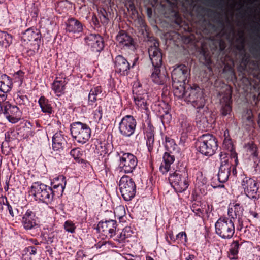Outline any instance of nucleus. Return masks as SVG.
Returning <instances> with one entry per match:
<instances>
[{
  "label": "nucleus",
  "instance_id": "obj_1",
  "mask_svg": "<svg viewBox=\"0 0 260 260\" xmlns=\"http://www.w3.org/2000/svg\"><path fill=\"white\" fill-rule=\"evenodd\" d=\"M29 193L34 196L35 200L47 204L51 203L53 200L52 188L40 182L32 183Z\"/></svg>",
  "mask_w": 260,
  "mask_h": 260
},
{
  "label": "nucleus",
  "instance_id": "obj_2",
  "mask_svg": "<svg viewBox=\"0 0 260 260\" xmlns=\"http://www.w3.org/2000/svg\"><path fill=\"white\" fill-rule=\"evenodd\" d=\"M184 101L190 103L196 109L202 110L205 108V99L204 93L198 86L194 85L186 89Z\"/></svg>",
  "mask_w": 260,
  "mask_h": 260
},
{
  "label": "nucleus",
  "instance_id": "obj_3",
  "mask_svg": "<svg viewBox=\"0 0 260 260\" xmlns=\"http://www.w3.org/2000/svg\"><path fill=\"white\" fill-rule=\"evenodd\" d=\"M199 152L206 156H212L217 149V141L215 137L209 134L203 135L199 141Z\"/></svg>",
  "mask_w": 260,
  "mask_h": 260
},
{
  "label": "nucleus",
  "instance_id": "obj_4",
  "mask_svg": "<svg viewBox=\"0 0 260 260\" xmlns=\"http://www.w3.org/2000/svg\"><path fill=\"white\" fill-rule=\"evenodd\" d=\"M216 233L221 238L231 239L235 233L233 221L228 218H220L215 224Z\"/></svg>",
  "mask_w": 260,
  "mask_h": 260
},
{
  "label": "nucleus",
  "instance_id": "obj_5",
  "mask_svg": "<svg viewBox=\"0 0 260 260\" xmlns=\"http://www.w3.org/2000/svg\"><path fill=\"white\" fill-rule=\"evenodd\" d=\"M71 133L78 143L84 144L90 137L91 130L86 124L77 122L71 125Z\"/></svg>",
  "mask_w": 260,
  "mask_h": 260
},
{
  "label": "nucleus",
  "instance_id": "obj_6",
  "mask_svg": "<svg viewBox=\"0 0 260 260\" xmlns=\"http://www.w3.org/2000/svg\"><path fill=\"white\" fill-rule=\"evenodd\" d=\"M169 180L176 192H182L188 187L187 174L185 170H176L173 173L170 174Z\"/></svg>",
  "mask_w": 260,
  "mask_h": 260
},
{
  "label": "nucleus",
  "instance_id": "obj_7",
  "mask_svg": "<svg viewBox=\"0 0 260 260\" xmlns=\"http://www.w3.org/2000/svg\"><path fill=\"white\" fill-rule=\"evenodd\" d=\"M119 190L125 201H131L135 196L136 186L134 180L128 176H123L119 181Z\"/></svg>",
  "mask_w": 260,
  "mask_h": 260
},
{
  "label": "nucleus",
  "instance_id": "obj_8",
  "mask_svg": "<svg viewBox=\"0 0 260 260\" xmlns=\"http://www.w3.org/2000/svg\"><path fill=\"white\" fill-rule=\"evenodd\" d=\"M241 187L244 193L249 199L254 200L258 199L259 184L254 178L246 176H243L241 181Z\"/></svg>",
  "mask_w": 260,
  "mask_h": 260
},
{
  "label": "nucleus",
  "instance_id": "obj_9",
  "mask_svg": "<svg viewBox=\"0 0 260 260\" xmlns=\"http://www.w3.org/2000/svg\"><path fill=\"white\" fill-rule=\"evenodd\" d=\"M220 157L221 163L218 173V179L220 182L224 183L229 179L232 164L229 162L226 153L221 152Z\"/></svg>",
  "mask_w": 260,
  "mask_h": 260
},
{
  "label": "nucleus",
  "instance_id": "obj_10",
  "mask_svg": "<svg viewBox=\"0 0 260 260\" xmlns=\"http://www.w3.org/2000/svg\"><path fill=\"white\" fill-rule=\"evenodd\" d=\"M136 124V120L133 116H125L119 124V130L120 134L124 137H130L134 133Z\"/></svg>",
  "mask_w": 260,
  "mask_h": 260
},
{
  "label": "nucleus",
  "instance_id": "obj_11",
  "mask_svg": "<svg viewBox=\"0 0 260 260\" xmlns=\"http://www.w3.org/2000/svg\"><path fill=\"white\" fill-rule=\"evenodd\" d=\"M135 156L130 153H124L120 157L119 166L125 173H132L137 166Z\"/></svg>",
  "mask_w": 260,
  "mask_h": 260
},
{
  "label": "nucleus",
  "instance_id": "obj_12",
  "mask_svg": "<svg viewBox=\"0 0 260 260\" xmlns=\"http://www.w3.org/2000/svg\"><path fill=\"white\" fill-rule=\"evenodd\" d=\"M210 114L208 111V108L205 106L202 110L197 109L196 121L197 126L202 131H206L211 127L212 119H211Z\"/></svg>",
  "mask_w": 260,
  "mask_h": 260
},
{
  "label": "nucleus",
  "instance_id": "obj_13",
  "mask_svg": "<svg viewBox=\"0 0 260 260\" xmlns=\"http://www.w3.org/2000/svg\"><path fill=\"white\" fill-rule=\"evenodd\" d=\"M117 228L116 221L115 220L100 221L97 226L99 233L107 237L111 238L115 235Z\"/></svg>",
  "mask_w": 260,
  "mask_h": 260
},
{
  "label": "nucleus",
  "instance_id": "obj_14",
  "mask_svg": "<svg viewBox=\"0 0 260 260\" xmlns=\"http://www.w3.org/2000/svg\"><path fill=\"white\" fill-rule=\"evenodd\" d=\"M158 46V43L154 40L148 48L149 58L154 68L161 67L162 65V54Z\"/></svg>",
  "mask_w": 260,
  "mask_h": 260
},
{
  "label": "nucleus",
  "instance_id": "obj_15",
  "mask_svg": "<svg viewBox=\"0 0 260 260\" xmlns=\"http://www.w3.org/2000/svg\"><path fill=\"white\" fill-rule=\"evenodd\" d=\"M117 45L121 48L134 50L135 48L132 37L124 30H120L116 36Z\"/></svg>",
  "mask_w": 260,
  "mask_h": 260
},
{
  "label": "nucleus",
  "instance_id": "obj_16",
  "mask_svg": "<svg viewBox=\"0 0 260 260\" xmlns=\"http://www.w3.org/2000/svg\"><path fill=\"white\" fill-rule=\"evenodd\" d=\"M189 75L188 68L183 64L175 67L172 72V79L174 83H185Z\"/></svg>",
  "mask_w": 260,
  "mask_h": 260
},
{
  "label": "nucleus",
  "instance_id": "obj_17",
  "mask_svg": "<svg viewBox=\"0 0 260 260\" xmlns=\"http://www.w3.org/2000/svg\"><path fill=\"white\" fill-rule=\"evenodd\" d=\"M3 107L2 113L5 115L7 119L11 123L17 122L21 113L18 107L8 103H4Z\"/></svg>",
  "mask_w": 260,
  "mask_h": 260
},
{
  "label": "nucleus",
  "instance_id": "obj_18",
  "mask_svg": "<svg viewBox=\"0 0 260 260\" xmlns=\"http://www.w3.org/2000/svg\"><path fill=\"white\" fill-rule=\"evenodd\" d=\"M85 41L94 51L100 52L104 48L103 38L98 34H90L85 38Z\"/></svg>",
  "mask_w": 260,
  "mask_h": 260
},
{
  "label": "nucleus",
  "instance_id": "obj_19",
  "mask_svg": "<svg viewBox=\"0 0 260 260\" xmlns=\"http://www.w3.org/2000/svg\"><path fill=\"white\" fill-rule=\"evenodd\" d=\"M161 67H155L152 72L151 78L152 81L157 84L162 85L166 83L169 78L165 70H161Z\"/></svg>",
  "mask_w": 260,
  "mask_h": 260
},
{
  "label": "nucleus",
  "instance_id": "obj_20",
  "mask_svg": "<svg viewBox=\"0 0 260 260\" xmlns=\"http://www.w3.org/2000/svg\"><path fill=\"white\" fill-rule=\"evenodd\" d=\"M115 67L116 71L122 75H127L130 69V64L127 60L121 55L115 58Z\"/></svg>",
  "mask_w": 260,
  "mask_h": 260
},
{
  "label": "nucleus",
  "instance_id": "obj_21",
  "mask_svg": "<svg viewBox=\"0 0 260 260\" xmlns=\"http://www.w3.org/2000/svg\"><path fill=\"white\" fill-rule=\"evenodd\" d=\"M13 84L10 78L6 74H3L0 76V92L2 94H0L2 100L6 99V93L9 92L12 87Z\"/></svg>",
  "mask_w": 260,
  "mask_h": 260
},
{
  "label": "nucleus",
  "instance_id": "obj_22",
  "mask_svg": "<svg viewBox=\"0 0 260 260\" xmlns=\"http://www.w3.org/2000/svg\"><path fill=\"white\" fill-rule=\"evenodd\" d=\"M134 95V100L135 104L139 109L147 110L148 109L146 102V94H141L139 92V90L136 87H134L133 89Z\"/></svg>",
  "mask_w": 260,
  "mask_h": 260
},
{
  "label": "nucleus",
  "instance_id": "obj_23",
  "mask_svg": "<svg viewBox=\"0 0 260 260\" xmlns=\"http://www.w3.org/2000/svg\"><path fill=\"white\" fill-rule=\"evenodd\" d=\"M66 140L61 132L56 133L52 137V148L54 151H60L66 144Z\"/></svg>",
  "mask_w": 260,
  "mask_h": 260
},
{
  "label": "nucleus",
  "instance_id": "obj_24",
  "mask_svg": "<svg viewBox=\"0 0 260 260\" xmlns=\"http://www.w3.org/2000/svg\"><path fill=\"white\" fill-rule=\"evenodd\" d=\"M231 91L228 90L220 100V104L221 105V112L223 116H226L231 111Z\"/></svg>",
  "mask_w": 260,
  "mask_h": 260
},
{
  "label": "nucleus",
  "instance_id": "obj_25",
  "mask_svg": "<svg viewBox=\"0 0 260 260\" xmlns=\"http://www.w3.org/2000/svg\"><path fill=\"white\" fill-rule=\"evenodd\" d=\"M66 24V29L69 32L79 33L82 31L83 26L81 23L74 18L69 19Z\"/></svg>",
  "mask_w": 260,
  "mask_h": 260
},
{
  "label": "nucleus",
  "instance_id": "obj_26",
  "mask_svg": "<svg viewBox=\"0 0 260 260\" xmlns=\"http://www.w3.org/2000/svg\"><path fill=\"white\" fill-rule=\"evenodd\" d=\"M40 37L39 32L36 29L30 28L22 33L21 39L25 43H27L31 41H36Z\"/></svg>",
  "mask_w": 260,
  "mask_h": 260
},
{
  "label": "nucleus",
  "instance_id": "obj_27",
  "mask_svg": "<svg viewBox=\"0 0 260 260\" xmlns=\"http://www.w3.org/2000/svg\"><path fill=\"white\" fill-rule=\"evenodd\" d=\"M175 160L174 156L170 153L165 152L163 156V162L160 166V170L162 173L168 172L170 168L171 165Z\"/></svg>",
  "mask_w": 260,
  "mask_h": 260
},
{
  "label": "nucleus",
  "instance_id": "obj_28",
  "mask_svg": "<svg viewBox=\"0 0 260 260\" xmlns=\"http://www.w3.org/2000/svg\"><path fill=\"white\" fill-rule=\"evenodd\" d=\"M244 209L239 203H233L230 205L228 210V215L232 219L236 218L242 215Z\"/></svg>",
  "mask_w": 260,
  "mask_h": 260
},
{
  "label": "nucleus",
  "instance_id": "obj_29",
  "mask_svg": "<svg viewBox=\"0 0 260 260\" xmlns=\"http://www.w3.org/2000/svg\"><path fill=\"white\" fill-rule=\"evenodd\" d=\"M66 84L65 80H58V78H56L53 82L52 89L57 96H60L63 94Z\"/></svg>",
  "mask_w": 260,
  "mask_h": 260
},
{
  "label": "nucleus",
  "instance_id": "obj_30",
  "mask_svg": "<svg viewBox=\"0 0 260 260\" xmlns=\"http://www.w3.org/2000/svg\"><path fill=\"white\" fill-rule=\"evenodd\" d=\"M185 83H174L173 82V86L174 88V95L179 99H184L186 95V90L184 86Z\"/></svg>",
  "mask_w": 260,
  "mask_h": 260
},
{
  "label": "nucleus",
  "instance_id": "obj_31",
  "mask_svg": "<svg viewBox=\"0 0 260 260\" xmlns=\"http://www.w3.org/2000/svg\"><path fill=\"white\" fill-rule=\"evenodd\" d=\"M39 104L43 113H51L52 108L48 99L45 96H41L39 101Z\"/></svg>",
  "mask_w": 260,
  "mask_h": 260
},
{
  "label": "nucleus",
  "instance_id": "obj_32",
  "mask_svg": "<svg viewBox=\"0 0 260 260\" xmlns=\"http://www.w3.org/2000/svg\"><path fill=\"white\" fill-rule=\"evenodd\" d=\"M241 245L238 241H234L232 243L228 252V257L230 259H235L237 258L238 249Z\"/></svg>",
  "mask_w": 260,
  "mask_h": 260
},
{
  "label": "nucleus",
  "instance_id": "obj_33",
  "mask_svg": "<svg viewBox=\"0 0 260 260\" xmlns=\"http://www.w3.org/2000/svg\"><path fill=\"white\" fill-rule=\"evenodd\" d=\"M56 180L58 181H61V183L56 184L55 182H53V188L57 189L58 194L62 195L66 185V177L63 175H60Z\"/></svg>",
  "mask_w": 260,
  "mask_h": 260
},
{
  "label": "nucleus",
  "instance_id": "obj_34",
  "mask_svg": "<svg viewBox=\"0 0 260 260\" xmlns=\"http://www.w3.org/2000/svg\"><path fill=\"white\" fill-rule=\"evenodd\" d=\"M12 36L5 31H0V46L7 47L12 42Z\"/></svg>",
  "mask_w": 260,
  "mask_h": 260
},
{
  "label": "nucleus",
  "instance_id": "obj_35",
  "mask_svg": "<svg viewBox=\"0 0 260 260\" xmlns=\"http://www.w3.org/2000/svg\"><path fill=\"white\" fill-rule=\"evenodd\" d=\"M133 232L129 226H126L120 234L117 236L116 240L119 243L123 242L125 239L131 237Z\"/></svg>",
  "mask_w": 260,
  "mask_h": 260
},
{
  "label": "nucleus",
  "instance_id": "obj_36",
  "mask_svg": "<svg viewBox=\"0 0 260 260\" xmlns=\"http://www.w3.org/2000/svg\"><path fill=\"white\" fill-rule=\"evenodd\" d=\"M245 151L247 152V154L253 157H257L258 156L257 148L255 144L253 142H249L245 145Z\"/></svg>",
  "mask_w": 260,
  "mask_h": 260
},
{
  "label": "nucleus",
  "instance_id": "obj_37",
  "mask_svg": "<svg viewBox=\"0 0 260 260\" xmlns=\"http://www.w3.org/2000/svg\"><path fill=\"white\" fill-rule=\"evenodd\" d=\"M70 153L71 156H72L77 161L80 162L83 160L82 158L83 151L80 148H74L71 150Z\"/></svg>",
  "mask_w": 260,
  "mask_h": 260
},
{
  "label": "nucleus",
  "instance_id": "obj_38",
  "mask_svg": "<svg viewBox=\"0 0 260 260\" xmlns=\"http://www.w3.org/2000/svg\"><path fill=\"white\" fill-rule=\"evenodd\" d=\"M176 146L177 145L173 139L167 136L165 137V147L167 151L171 152L175 150Z\"/></svg>",
  "mask_w": 260,
  "mask_h": 260
},
{
  "label": "nucleus",
  "instance_id": "obj_39",
  "mask_svg": "<svg viewBox=\"0 0 260 260\" xmlns=\"http://www.w3.org/2000/svg\"><path fill=\"white\" fill-rule=\"evenodd\" d=\"M146 145L147 146L148 150L151 151L153 147V144L154 141V135L152 132H146Z\"/></svg>",
  "mask_w": 260,
  "mask_h": 260
},
{
  "label": "nucleus",
  "instance_id": "obj_40",
  "mask_svg": "<svg viewBox=\"0 0 260 260\" xmlns=\"http://www.w3.org/2000/svg\"><path fill=\"white\" fill-rule=\"evenodd\" d=\"M22 223L24 228L27 230L31 229L37 225L36 221L34 220V218H23Z\"/></svg>",
  "mask_w": 260,
  "mask_h": 260
},
{
  "label": "nucleus",
  "instance_id": "obj_41",
  "mask_svg": "<svg viewBox=\"0 0 260 260\" xmlns=\"http://www.w3.org/2000/svg\"><path fill=\"white\" fill-rule=\"evenodd\" d=\"M114 213L115 216L120 219L125 215L124 207L121 205L117 206L114 210Z\"/></svg>",
  "mask_w": 260,
  "mask_h": 260
},
{
  "label": "nucleus",
  "instance_id": "obj_42",
  "mask_svg": "<svg viewBox=\"0 0 260 260\" xmlns=\"http://www.w3.org/2000/svg\"><path fill=\"white\" fill-rule=\"evenodd\" d=\"M181 127L183 133H187L190 132L192 126L191 122L188 120H184L181 123Z\"/></svg>",
  "mask_w": 260,
  "mask_h": 260
},
{
  "label": "nucleus",
  "instance_id": "obj_43",
  "mask_svg": "<svg viewBox=\"0 0 260 260\" xmlns=\"http://www.w3.org/2000/svg\"><path fill=\"white\" fill-rule=\"evenodd\" d=\"M0 203H3V204L7 203V208L9 210L10 214L12 217H14L15 215V211H17L18 210L17 209H15L14 210H13L12 206L8 203L7 198L5 197H1L0 198Z\"/></svg>",
  "mask_w": 260,
  "mask_h": 260
},
{
  "label": "nucleus",
  "instance_id": "obj_44",
  "mask_svg": "<svg viewBox=\"0 0 260 260\" xmlns=\"http://www.w3.org/2000/svg\"><path fill=\"white\" fill-rule=\"evenodd\" d=\"M223 147L228 150L229 151L231 152V153L233 152V151L234 150L233 149V145L231 139L230 138H225L223 141Z\"/></svg>",
  "mask_w": 260,
  "mask_h": 260
},
{
  "label": "nucleus",
  "instance_id": "obj_45",
  "mask_svg": "<svg viewBox=\"0 0 260 260\" xmlns=\"http://www.w3.org/2000/svg\"><path fill=\"white\" fill-rule=\"evenodd\" d=\"M43 238L47 241V243H52L55 239V234L54 232L50 233H44L42 234Z\"/></svg>",
  "mask_w": 260,
  "mask_h": 260
},
{
  "label": "nucleus",
  "instance_id": "obj_46",
  "mask_svg": "<svg viewBox=\"0 0 260 260\" xmlns=\"http://www.w3.org/2000/svg\"><path fill=\"white\" fill-rule=\"evenodd\" d=\"M64 228L66 231L71 233H73L75 232V226L71 221H66L64 224Z\"/></svg>",
  "mask_w": 260,
  "mask_h": 260
},
{
  "label": "nucleus",
  "instance_id": "obj_47",
  "mask_svg": "<svg viewBox=\"0 0 260 260\" xmlns=\"http://www.w3.org/2000/svg\"><path fill=\"white\" fill-rule=\"evenodd\" d=\"M106 12L105 10L101 11L100 12V20L101 22L104 25H106L108 24L109 19L106 16Z\"/></svg>",
  "mask_w": 260,
  "mask_h": 260
},
{
  "label": "nucleus",
  "instance_id": "obj_48",
  "mask_svg": "<svg viewBox=\"0 0 260 260\" xmlns=\"http://www.w3.org/2000/svg\"><path fill=\"white\" fill-rule=\"evenodd\" d=\"M15 99L20 105L24 104L28 100L26 96L19 95H17Z\"/></svg>",
  "mask_w": 260,
  "mask_h": 260
},
{
  "label": "nucleus",
  "instance_id": "obj_49",
  "mask_svg": "<svg viewBox=\"0 0 260 260\" xmlns=\"http://www.w3.org/2000/svg\"><path fill=\"white\" fill-rule=\"evenodd\" d=\"M103 109L101 106H99L94 111V118L100 120L102 117Z\"/></svg>",
  "mask_w": 260,
  "mask_h": 260
},
{
  "label": "nucleus",
  "instance_id": "obj_50",
  "mask_svg": "<svg viewBox=\"0 0 260 260\" xmlns=\"http://www.w3.org/2000/svg\"><path fill=\"white\" fill-rule=\"evenodd\" d=\"M192 211L195 213L196 215L200 216L202 213L201 208L198 206V205L193 204L191 206Z\"/></svg>",
  "mask_w": 260,
  "mask_h": 260
},
{
  "label": "nucleus",
  "instance_id": "obj_51",
  "mask_svg": "<svg viewBox=\"0 0 260 260\" xmlns=\"http://www.w3.org/2000/svg\"><path fill=\"white\" fill-rule=\"evenodd\" d=\"M96 101V96L92 94L90 91L88 95V103L89 105H92V103Z\"/></svg>",
  "mask_w": 260,
  "mask_h": 260
},
{
  "label": "nucleus",
  "instance_id": "obj_52",
  "mask_svg": "<svg viewBox=\"0 0 260 260\" xmlns=\"http://www.w3.org/2000/svg\"><path fill=\"white\" fill-rule=\"evenodd\" d=\"M102 90V88L100 86H97L91 89L90 92L92 93V94H95L96 96L99 94L101 93Z\"/></svg>",
  "mask_w": 260,
  "mask_h": 260
},
{
  "label": "nucleus",
  "instance_id": "obj_53",
  "mask_svg": "<svg viewBox=\"0 0 260 260\" xmlns=\"http://www.w3.org/2000/svg\"><path fill=\"white\" fill-rule=\"evenodd\" d=\"M30 255H35L37 253V248L34 246H28L26 248Z\"/></svg>",
  "mask_w": 260,
  "mask_h": 260
},
{
  "label": "nucleus",
  "instance_id": "obj_54",
  "mask_svg": "<svg viewBox=\"0 0 260 260\" xmlns=\"http://www.w3.org/2000/svg\"><path fill=\"white\" fill-rule=\"evenodd\" d=\"M186 237V233L184 232H181L176 235V239H179L182 241L183 239H185Z\"/></svg>",
  "mask_w": 260,
  "mask_h": 260
},
{
  "label": "nucleus",
  "instance_id": "obj_55",
  "mask_svg": "<svg viewBox=\"0 0 260 260\" xmlns=\"http://www.w3.org/2000/svg\"><path fill=\"white\" fill-rule=\"evenodd\" d=\"M34 214L32 211L30 210H27L26 213L24 215L23 218H34Z\"/></svg>",
  "mask_w": 260,
  "mask_h": 260
},
{
  "label": "nucleus",
  "instance_id": "obj_56",
  "mask_svg": "<svg viewBox=\"0 0 260 260\" xmlns=\"http://www.w3.org/2000/svg\"><path fill=\"white\" fill-rule=\"evenodd\" d=\"M101 147V155L104 153V154H106L107 153V149L105 147V146L104 145V146H102V143H100L99 145H97L96 146V149H99V147Z\"/></svg>",
  "mask_w": 260,
  "mask_h": 260
},
{
  "label": "nucleus",
  "instance_id": "obj_57",
  "mask_svg": "<svg viewBox=\"0 0 260 260\" xmlns=\"http://www.w3.org/2000/svg\"><path fill=\"white\" fill-rule=\"evenodd\" d=\"M247 113L248 114V116L246 118L247 121L249 122V124H251L252 123V117L250 116V114L251 113V112L250 111H247Z\"/></svg>",
  "mask_w": 260,
  "mask_h": 260
},
{
  "label": "nucleus",
  "instance_id": "obj_58",
  "mask_svg": "<svg viewBox=\"0 0 260 260\" xmlns=\"http://www.w3.org/2000/svg\"><path fill=\"white\" fill-rule=\"evenodd\" d=\"M22 75H23V72H21V71H18L17 72L15 76V78H16L18 76V78H19V80L21 81H22Z\"/></svg>",
  "mask_w": 260,
  "mask_h": 260
},
{
  "label": "nucleus",
  "instance_id": "obj_59",
  "mask_svg": "<svg viewBox=\"0 0 260 260\" xmlns=\"http://www.w3.org/2000/svg\"><path fill=\"white\" fill-rule=\"evenodd\" d=\"M9 179H7L6 180V185L4 187V189L6 191H7L9 190Z\"/></svg>",
  "mask_w": 260,
  "mask_h": 260
},
{
  "label": "nucleus",
  "instance_id": "obj_60",
  "mask_svg": "<svg viewBox=\"0 0 260 260\" xmlns=\"http://www.w3.org/2000/svg\"><path fill=\"white\" fill-rule=\"evenodd\" d=\"M185 260H196L195 256L193 255H188L186 257Z\"/></svg>",
  "mask_w": 260,
  "mask_h": 260
},
{
  "label": "nucleus",
  "instance_id": "obj_61",
  "mask_svg": "<svg viewBox=\"0 0 260 260\" xmlns=\"http://www.w3.org/2000/svg\"><path fill=\"white\" fill-rule=\"evenodd\" d=\"M92 21L95 25L99 24L98 19L95 16L92 17Z\"/></svg>",
  "mask_w": 260,
  "mask_h": 260
},
{
  "label": "nucleus",
  "instance_id": "obj_62",
  "mask_svg": "<svg viewBox=\"0 0 260 260\" xmlns=\"http://www.w3.org/2000/svg\"><path fill=\"white\" fill-rule=\"evenodd\" d=\"M165 116L166 117V118H167V119H170V117H171V115H170V114H169L168 113H166V116Z\"/></svg>",
  "mask_w": 260,
  "mask_h": 260
},
{
  "label": "nucleus",
  "instance_id": "obj_63",
  "mask_svg": "<svg viewBox=\"0 0 260 260\" xmlns=\"http://www.w3.org/2000/svg\"><path fill=\"white\" fill-rule=\"evenodd\" d=\"M259 169H260L259 165V164H257L255 166V169L256 171H257Z\"/></svg>",
  "mask_w": 260,
  "mask_h": 260
},
{
  "label": "nucleus",
  "instance_id": "obj_64",
  "mask_svg": "<svg viewBox=\"0 0 260 260\" xmlns=\"http://www.w3.org/2000/svg\"><path fill=\"white\" fill-rule=\"evenodd\" d=\"M146 260H154V259L150 256H147Z\"/></svg>",
  "mask_w": 260,
  "mask_h": 260
}]
</instances>
